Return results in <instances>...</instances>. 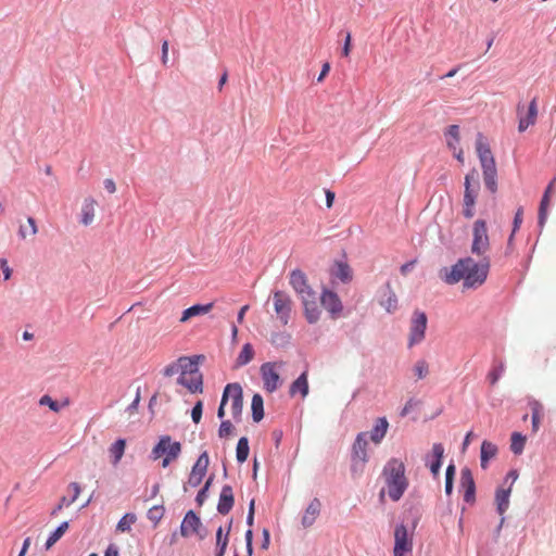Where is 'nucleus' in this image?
Instances as JSON below:
<instances>
[{
    "instance_id": "32",
    "label": "nucleus",
    "mask_w": 556,
    "mask_h": 556,
    "mask_svg": "<svg viewBox=\"0 0 556 556\" xmlns=\"http://www.w3.org/2000/svg\"><path fill=\"white\" fill-rule=\"evenodd\" d=\"M265 416L264 399L260 393H254L251 401V417L253 422L258 424Z\"/></svg>"
},
{
    "instance_id": "1",
    "label": "nucleus",
    "mask_w": 556,
    "mask_h": 556,
    "mask_svg": "<svg viewBox=\"0 0 556 556\" xmlns=\"http://www.w3.org/2000/svg\"><path fill=\"white\" fill-rule=\"evenodd\" d=\"M203 354L192 356H180L179 363L180 375L177 378V384L185 387L191 394L203 392V374L200 371V365L204 362Z\"/></svg>"
},
{
    "instance_id": "37",
    "label": "nucleus",
    "mask_w": 556,
    "mask_h": 556,
    "mask_svg": "<svg viewBox=\"0 0 556 556\" xmlns=\"http://www.w3.org/2000/svg\"><path fill=\"white\" fill-rule=\"evenodd\" d=\"M254 355L255 352L253 345L250 342L244 343L236 358L235 368L248 365L253 359Z\"/></svg>"
},
{
    "instance_id": "21",
    "label": "nucleus",
    "mask_w": 556,
    "mask_h": 556,
    "mask_svg": "<svg viewBox=\"0 0 556 556\" xmlns=\"http://www.w3.org/2000/svg\"><path fill=\"white\" fill-rule=\"evenodd\" d=\"M275 313H291L294 306L289 293L283 290H276L273 293Z\"/></svg>"
},
{
    "instance_id": "10",
    "label": "nucleus",
    "mask_w": 556,
    "mask_h": 556,
    "mask_svg": "<svg viewBox=\"0 0 556 556\" xmlns=\"http://www.w3.org/2000/svg\"><path fill=\"white\" fill-rule=\"evenodd\" d=\"M413 530H408L403 522L394 529L393 556H407L413 551Z\"/></svg>"
},
{
    "instance_id": "62",
    "label": "nucleus",
    "mask_w": 556,
    "mask_h": 556,
    "mask_svg": "<svg viewBox=\"0 0 556 556\" xmlns=\"http://www.w3.org/2000/svg\"><path fill=\"white\" fill-rule=\"evenodd\" d=\"M140 400H141V395H140V388L137 389V392H136V395H135V399L132 400V402L126 407L125 412L126 413H129V414H132L134 412H136L139 407V404H140Z\"/></svg>"
},
{
    "instance_id": "47",
    "label": "nucleus",
    "mask_w": 556,
    "mask_h": 556,
    "mask_svg": "<svg viewBox=\"0 0 556 556\" xmlns=\"http://www.w3.org/2000/svg\"><path fill=\"white\" fill-rule=\"evenodd\" d=\"M137 520V516L135 513H126L117 522L116 531L119 532H129L131 529V525Z\"/></svg>"
},
{
    "instance_id": "27",
    "label": "nucleus",
    "mask_w": 556,
    "mask_h": 556,
    "mask_svg": "<svg viewBox=\"0 0 556 556\" xmlns=\"http://www.w3.org/2000/svg\"><path fill=\"white\" fill-rule=\"evenodd\" d=\"M388 429H389V421H388L387 417H384V416L378 417L375 420V424L369 432L370 440L375 444H379L386 437Z\"/></svg>"
},
{
    "instance_id": "26",
    "label": "nucleus",
    "mask_w": 556,
    "mask_h": 556,
    "mask_svg": "<svg viewBox=\"0 0 556 556\" xmlns=\"http://www.w3.org/2000/svg\"><path fill=\"white\" fill-rule=\"evenodd\" d=\"M498 448L491 441L483 440L480 445V466L483 470L488 469L490 460L497 455Z\"/></svg>"
},
{
    "instance_id": "35",
    "label": "nucleus",
    "mask_w": 556,
    "mask_h": 556,
    "mask_svg": "<svg viewBox=\"0 0 556 556\" xmlns=\"http://www.w3.org/2000/svg\"><path fill=\"white\" fill-rule=\"evenodd\" d=\"M126 444L127 442L124 438H118L111 444L109 452L113 465H117L121 462L125 454Z\"/></svg>"
},
{
    "instance_id": "63",
    "label": "nucleus",
    "mask_w": 556,
    "mask_h": 556,
    "mask_svg": "<svg viewBox=\"0 0 556 556\" xmlns=\"http://www.w3.org/2000/svg\"><path fill=\"white\" fill-rule=\"evenodd\" d=\"M178 371H180L179 363L178 362H173V363H170V364H168L167 366L164 367L163 375L165 377H172L173 375L177 374Z\"/></svg>"
},
{
    "instance_id": "2",
    "label": "nucleus",
    "mask_w": 556,
    "mask_h": 556,
    "mask_svg": "<svg viewBox=\"0 0 556 556\" xmlns=\"http://www.w3.org/2000/svg\"><path fill=\"white\" fill-rule=\"evenodd\" d=\"M381 475L386 480L390 500L399 502L409 485V481L405 476L404 463L396 457H391L383 466Z\"/></svg>"
},
{
    "instance_id": "19",
    "label": "nucleus",
    "mask_w": 556,
    "mask_h": 556,
    "mask_svg": "<svg viewBox=\"0 0 556 556\" xmlns=\"http://www.w3.org/2000/svg\"><path fill=\"white\" fill-rule=\"evenodd\" d=\"M233 506H235V494H233L232 486L230 484H225V485H223L220 493H219V497H218V502H217V506H216L217 513L220 515H224V516L228 515L231 511V509L233 508Z\"/></svg>"
},
{
    "instance_id": "40",
    "label": "nucleus",
    "mask_w": 556,
    "mask_h": 556,
    "mask_svg": "<svg viewBox=\"0 0 556 556\" xmlns=\"http://www.w3.org/2000/svg\"><path fill=\"white\" fill-rule=\"evenodd\" d=\"M214 479H215V475L211 473L204 481L203 485L198 491L194 501L199 507H201L204 504V502L207 500V497L210 495V490L214 483Z\"/></svg>"
},
{
    "instance_id": "30",
    "label": "nucleus",
    "mask_w": 556,
    "mask_h": 556,
    "mask_svg": "<svg viewBox=\"0 0 556 556\" xmlns=\"http://www.w3.org/2000/svg\"><path fill=\"white\" fill-rule=\"evenodd\" d=\"M404 511L405 519L410 525L413 531L417 528L421 518V508L419 503H407Z\"/></svg>"
},
{
    "instance_id": "42",
    "label": "nucleus",
    "mask_w": 556,
    "mask_h": 556,
    "mask_svg": "<svg viewBox=\"0 0 556 556\" xmlns=\"http://www.w3.org/2000/svg\"><path fill=\"white\" fill-rule=\"evenodd\" d=\"M243 389L239 382H231L227 383L224 388L222 399L219 402V406H226L229 399H231V402L236 397L235 395L241 392Z\"/></svg>"
},
{
    "instance_id": "7",
    "label": "nucleus",
    "mask_w": 556,
    "mask_h": 556,
    "mask_svg": "<svg viewBox=\"0 0 556 556\" xmlns=\"http://www.w3.org/2000/svg\"><path fill=\"white\" fill-rule=\"evenodd\" d=\"M326 311V313H343L344 306L340 295L336 290V285L320 286V292L317 293V304Z\"/></svg>"
},
{
    "instance_id": "56",
    "label": "nucleus",
    "mask_w": 556,
    "mask_h": 556,
    "mask_svg": "<svg viewBox=\"0 0 556 556\" xmlns=\"http://www.w3.org/2000/svg\"><path fill=\"white\" fill-rule=\"evenodd\" d=\"M211 303L214 305L213 309H215L216 313H230L231 307L236 305L225 300H215L211 301Z\"/></svg>"
},
{
    "instance_id": "28",
    "label": "nucleus",
    "mask_w": 556,
    "mask_h": 556,
    "mask_svg": "<svg viewBox=\"0 0 556 556\" xmlns=\"http://www.w3.org/2000/svg\"><path fill=\"white\" fill-rule=\"evenodd\" d=\"M444 458V446L442 443H434L431 453L425 457V466L442 467Z\"/></svg>"
},
{
    "instance_id": "44",
    "label": "nucleus",
    "mask_w": 556,
    "mask_h": 556,
    "mask_svg": "<svg viewBox=\"0 0 556 556\" xmlns=\"http://www.w3.org/2000/svg\"><path fill=\"white\" fill-rule=\"evenodd\" d=\"M231 403V415L235 422L239 424L242 420V410H243V390L235 395Z\"/></svg>"
},
{
    "instance_id": "15",
    "label": "nucleus",
    "mask_w": 556,
    "mask_h": 556,
    "mask_svg": "<svg viewBox=\"0 0 556 556\" xmlns=\"http://www.w3.org/2000/svg\"><path fill=\"white\" fill-rule=\"evenodd\" d=\"M556 188V177H554L545 187L538 210V228L539 236L542 233L543 228L547 222L548 211L551 205V195Z\"/></svg>"
},
{
    "instance_id": "33",
    "label": "nucleus",
    "mask_w": 556,
    "mask_h": 556,
    "mask_svg": "<svg viewBox=\"0 0 556 556\" xmlns=\"http://www.w3.org/2000/svg\"><path fill=\"white\" fill-rule=\"evenodd\" d=\"M379 304L387 311V313L397 308V298L396 294L391 290L389 282L387 283L386 289L382 291Z\"/></svg>"
},
{
    "instance_id": "36",
    "label": "nucleus",
    "mask_w": 556,
    "mask_h": 556,
    "mask_svg": "<svg viewBox=\"0 0 556 556\" xmlns=\"http://www.w3.org/2000/svg\"><path fill=\"white\" fill-rule=\"evenodd\" d=\"M70 521H62L54 530H52L45 543V548L50 549L68 530Z\"/></svg>"
},
{
    "instance_id": "55",
    "label": "nucleus",
    "mask_w": 556,
    "mask_h": 556,
    "mask_svg": "<svg viewBox=\"0 0 556 556\" xmlns=\"http://www.w3.org/2000/svg\"><path fill=\"white\" fill-rule=\"evenodd\" d=\"M414 372L418 379H424L429 372V365L425 359H419L414 366Z\"/></svg>"
},
{
    "instance_id": "43",
    "label": "nucleus",
    "mask_w": 556,
    "mask_h": 556,
    "mask_svg": "<svg viewBox=\"0 0 556 556\" xmlns=\"http://www.w3.org/2000/svg\"><path fill=\"white\" fill-rule=\"evenodd\" d=\"M527 442V437L521 432L514 431L510 434V451L515 455H521Z\"/></svg>"
},
{
    "instance_id": "59",
    "label": "nucleus",
    "mask_w": 556,
    "mask_h": 556,
    "mask_svg": "<svg viewBox=\"0 0 556 556\" xmlns=\"http://www.w3.org/2000/svg\"><path fill=\"white\" fill-rule=\"evenodd\" d=\"M254 517H255V498H251L249 502L248 514H247V519H245V523L249 528L253 527Z\"/></svg>"
},
{
    "instance_id": "45",
    "label": "nucleus",
    "mask_w": 556,
    "mask_h": 556,
    "mask_svg": "<svg viewBox=\"0 0 556 556\" xmlns=\"http://www.w3.org/2000/svg\"><path fill=\"white\" fill-rule=\"evenodd\" d=\"M68 404V400L66 399L63 403H60L56 400H53L49 394H45L39 400V405L48 406L52 412L59 413L62 407Z\"/></svg>"
},
{
    "instance_id": "11",
    "label": "nucleus",
    "mask_w": 556,
    "mask_h": 556,
    "mask_svg": "<svg viewBox=\"0 0 556 556\" xmlns=\"http://www.w3.org/2000/svg\"><path fill=\"white\" fill-rule=\"evenodd\" d=\"M341 260H334L329 268V282L336 285L337 281L346 285L353 280V269L346 261V252L344 249L341 250Z\"/></svg>"
},
{
    "instance_id": "13",
    "label": "nucleus",
    "mask_w": 556,
    "mask_h": 556,
    "mask_svg": "<svg viewBox=\"0 0 556 556\" xmlns=\"http://www.w3.org/2000/svg\"><path fill=\"white\" fill-rule=\"evenodd\" d=\"M459 491L463 492V500L468 505H473L477 501V485L472 471L469 467L460 470Z\"/></svg>"
},
{
    "instance_id": "57",
    "label": "nucleus",
    "mask_w": 556,
    "mask_h": 556,
    "mask_svg": "<svg viewBox=\"0 0 556 556\" xmlns=\"http://www.w3.org/2000/svg\"><path fill=\"white\" fill-rule=\"evenodd\" d=\"M191 419L194 424H199L203 414V401L198 400L191 408Z\"/></svg>"
},
{
    "instance_id": "6",
    "label": "nucleus",
    "mask_w": 556,
    "mask_h": 556,
    "mask_svg": "<svg viewBox=\"0 0 556 556\" xmlns=\"http://www.w3.org/2000/svg\"><path fill=\"white\" fill-rule=\"evenodd\" d=\"M467 261L463 287L465 289H477L486 281L490 271V258L483 257L476 262L471 256H467Z\"/></svg>"
},
{
    "instance_id": "53",
    "label": "nucleus",
    "mask_w": 556,
    "mask_h": 556,
    "mask_svg": "<svg viewBox=\"0 0 556 556\" xmlns=\"http://www.w3.org/2000/svg\"><path fill=\"white\" fill-rule=\"evenodd\" d=\"M522 222H523V207L519 206L516 210L515 215L513 217V222H511L513 236H516V233L519 231V229L522 225Z\"/></svg>"
},
{
    "instance_id": "20",
    "label": "nucleus",
    "mask_w": 556,
    "mask_h": 556,
    "mask_svg": "<svg viewBox=\"0 0 556 556\" xmlns=\"http://www.w3.org/2000/svg\"><path fill=\"white\" fill-rule=\"evenodd\" d=\"M481 169L485 189L492 194L496 193L498 189L496 162L486 165L483 164L481 165Z\"/></svg>"
},
{
    "instance_id": "29",
    "label": "nucleus",
    "mask_w": 556,
    "mask_h": 556,
    "mask_svg": "<svg viewBox=\"0 0 556 556\" xmlns=\"http://www.w3.org/2000/svg\"><path fill=\"white\" fill-rule=\"evenodd\" d=\"M478 194L477 191H464L462 214L466 219H470L475 216Z\"/></svg>"
},
{
    "instance_id": "25",
    "label": "nucleus",
    "mask_w": 556,
    "mask_h": 556,
    "mask_svg": "<svg viewBox=\"0 0 556 556\" xmlns=\"http://www.w3.org/2000/svg\"><path fill=\"white\" fill-rule=\"evenodd\" d=\"M321 509V503L317 497H314L305 509L302 517V526L308 528L314 525L316 518L319 516Z\"/></svg>"
},
{
    "instance_id": "24",
    "label": "nucleus",
    "mask_w": 556,
    "mask_h": 556,
    "mask_svg": "<svg viewBox=\"0 0 556 556\" xmlns=\"http://www.w3.org/2000/svg\"><path fill=\"white\" fill-rule=\"evenodd\" d=\"M307 370H304L300 374V376L292 381L289 388L290 396H294L295 394H300L303 399L308 395L309 384L307 379Z\"/></svg>"
},
{
    "instance_id": "54",
    "label": "nucleus",
    "mask_w": 556,
    "mask_h": 556,
    "mask_svg": "<svg viewBox=\"0 0 556 556\" xmlns=\"http://www.w3.org/2000/svg\"><path fill=\"white\" fill-rule=\"evenodd\" d=\"M235 427L229 419L222 420L218 428V437L220 439L228 438L233 433Z\"/></svg>"
},
{
    "instance_id": "51",
    "label": "nucleus",
    "mask_w": 556,
    "mask_h": 556,
    "mask_svg": "<svg viewBox=\"0 0 556 556\" xmlns=\"http://www.w3.org/2000/svg\"><path fill=\"white\" fill-rule=\"evenodd\" d=\"M505 370V364L501 361L497 366H494L488 374V380L491 386L497 383Z\"/></svg>"
},
{
    "instance_id": "46",
    "label": "nucleus",
    "mask_w": 556,
    "mask_h": 556,
    "mask_svg": "<svg viewBox=\"0 0 556 556\" xmlns=\"http://www.w3.org/2000/svg\"><path fill=\"white\" fill-rule=\"evenodd\" d=\"M291 340V336L286 331H273L270 342L276 348H286Z\"/></svg>"
},
{
    "instance_id": "64",
    "label": "nucleus",
    "mask_w": 556,
    "mask_h": 556,
    "mask_svg": "<svg viewBox=\"0 0 556 556\" xmlns=\"http://www.w3.org/2000/svg\"><path fill=\"white\" fill-rule=\"evenodd\" d=\"M418 404H419V401H417V400H415V399H413V397H412V399H409V400L405 403V405H404V407L402 408V410H401L400 415H401L402 417H404V416L408 415V414H409V412H410L415 406H417Z\"/></svg>"
},
{
    "instance_id": "16",
    "label": "nucleus",
    "mask_w": 556,
    "mask_h": 556,
    "mask_svg": "<svg viewBox=\"0 0 556 556\" xmlns=\"http://www.w3.org/2000/svg\"><path fill=\"white\" fill-rule=\"evenodd\" d=\"M428 315H414L410 324L408 345L413 346L420 343L425 339Z\"/></svg>"
},
{
    "instance_id": "49",
    "label": "nucleus",
    "mask_w": 556,
    "mask_h": 556,
    "mask_svg": "<svg viewBox=\"0 0 556 556\" xmlns=\"http://www.w3.org/2000/svg\"><path fill=\"white\" fill-rule=\"evenodd\" d=\"M216 547H224L227 548L229 544V528H224L223 526H219L216 530Z\"/></svg>"
},
{
    "instance_id": "9",
    "label": "nucleus",
    "mask_w": 556,
    "mask_h": 556,
    "mask_svg": "<svg viewBox=\"0 0 556 556\" xmlns=\"http://www.w3.org/2000/svg\"><path fill=\"white\" fill-rule=\"evenodd\" d=\"M210 466V456L207 451H203L194 462V464L191 467V471L189 473L187 482L182 483V490L185 493L188 492V488H197L199 486L204 477L207 473V468Z\"/></svg>"
},
{
    "instance_id": "8",
    "label": "nucleus",
    "mask_w": 556,
    "mask_h": 556,
    "mask_svg": "<svg viewBox=\"0 0 556 556\" xmlns=\"http://www.w3.org/2000/svg\"><path fill=\"white\" fill-rule=\"evenodd\" d=\"M490 248V239L488 235V223L485 219L479 218L472 226V241L470 251L475 255H483Z\"/></svg>"
},
{
    "instance_id": "50",
    "label": "nucleus",
    "mask_w": 556,
    "mask_h": 556,
    "mask_svg": "<svg viewBox=\"0 0 556 556\" xmlns=\"http://www.w3.org/2000/svg\"><path fill=\"white\" fill-rule=\"evenodd\" d=\"M214 305L211 302L206 303H194L189 307L182 308L179 313H211Z\"/></svg>"
},
{
    "instance_id": "60",
    "label": "nucleus",
    "mask_w": 556,
    "mask_h": 556,
    "mask_svg": "<svg viewBox=\"0 0 556 556\" xmlns=\"http://www.w3.org/2000/svg\"><path fill=\"white\" fill-rule=\"evenodd\" d=\"M72 504H73V502H72L68 497H66V496H62V497L60 498V502L58 503V505H55V506L53 507V509L51 510V516H52V517L56 516V515L62 510V508H63L64 506H70V505H72Z\"/></svg>"
},
{
    "instance_id": "61",
    "label": "nucleus",
    "mask_w": 556,
    "mask_h": 556,
    "mask_svg": "<svg viewBox=\"0 0 556 556\" xmlns=\"http://www.w3.org/2000/svg\"><path fill=\"white\" fill-rule=\"evenodd\" d=\"M0 268L3 274V280H9L12 277L13 269L9 266L7 258H0Z\"/></svg>"
},
{
    "instance_id": "4",
    "label": "nucleus",
    "mask_w": 556,
    "mask_h": 556,
    "mask_svg": "<svg viewBox=\"0 0 556 556\" xmlns=\"http://www.w3.org/2000/svg\"><path fill=\"white\" fill-rule=\"evenodd\" d=\"M181 443L173 440L169 434H162L159 437L156 443L152 447L149 457L153 460L162 459V467H168L181 454Z\"/></svg>"
},
{
    "instance_id": "18",
    "label": "nucleus",
    "mask_w": 556,
    "mask_h": 556,
    "mask_svg": "<svg viewBox=\"0 0 556 556\" xmlns=\"http://www.w3.org/2000/svg\"><path fill=\"white\" fill-rule=\"evenodd\" d=\"M201 526V517L193 509H189L186 511L180 526H179V534L182 538H189L193 534V531Z\"/></svg>"
},
{
    "instance_id": "22",
    "label": "nucleus",
    "mask_w": 556,
    "mask_h": 556,
    "mask_svg": "<svg viewBox=\"0 0 556 556\" xmlns=\"http://www.w3.org/2000/svg\"><path fill=\"white\" fill-rule=\"evenodd\" d=\"M538 117V99L533 98L527 108V112L525 115L519 116L518 121V131L523 132L530 126L534 125Z\"/></svg>"
},
{
    "instance_id": "58",
    "label": "nucleus",
    "mask_w": 556,
    "mask_h": 556,
    "mask_svg": "<svg viewBox=\"0 0 556 556\" xmlns=\"http://www.w3.org/2000/svg\"><path fill=\"white\" fill-rule=\"evenodd\" d=\"M253 529L249 528L244 533V540H245V549H247V556H253L254 547H253Z\"/></svg>"
},
{
    "instance_id": "23",
    "label": "nucleus",
    "mask_w": 556,
    "mask_h": 556,
    "mask_svg": "<svg viewBox=\"0 0 556 556\" xmlns=\"http://www.w3.org/2000/svg\"><path fill=\"white\" fill-rule=\"evenodd\" d=\"M511 494V484L507 488L498 486L495 490V510L500 516L505 515L509 507V498Z\"/></svg>"
},
{
    "instance_id": "41",
    "label": "nucleus",
    "mask_w": 556,
    "mask_h": 556,
    "mask_svg": "<svg viewBox=\"0 0 556 556\" xmlns=\"http://www.w3.org/2000/svg\"><path fill=\"white\" fill-rule=\"evenodd\" d=\"M250 454V444L248 437L239 438L236 446V458L238 464H243L247 462Z\"/></svg>"
},
{
    "instance_id": "34",
    "label": "nucleus",
    "mask_w": 556,
    "mask_h": 556,
    "mask_svg": "<svg viewBox=\"0 0 556 556\" xmlns=\"http://www.w3.org/2000/svg\"><path fill=\"white\" fill-rule=\"evenodd\" d=\"M444 137L446 140V147L450 150L455 151V148H457L460 142L459 125L451 124L445 127Z\"/></svg>"
},
{
    "instance_id": "3",
    "label": "nucleus",
    "mask_w": 556,
    "mask_h": 556,
    "mask_svg": "<svg viewBox=\"0 0 556 556\" xmlns=\"http://www.w3.org/2000/svg\"><path fill=\"white\" fill-rule=\"evenodd\" d=\"M288 279L302 304V313H321L317 305V291L309 285L307 275L296 267L290 270Z\"/></svg>"
},
{
    "instance_id": "31",
    "label": "nucleus",
    "mask_w": 556,
    "mask_h": 556,
    "mask_svg": "<svg viewBox=\"0 0 556 556\" xmlns=\"http://www.w3.org/2000/svg\"><path fill=\"white\" fill-rule=\"evenodd\" d=\"M94 204L96 200L92 197H88L84 200L79 218V223L84 226H89L92 223L94 217Z\"/></svg>"
},
{
    "instance_id": "12",
    "label": "nucleus",
    "mask_w": 556,
    "mask_h": 556,
    "mask_svg": "<svg viewBox=\"0 0 556 556\" xmlns=\"http://www.w3.org/2000/svg\"><path fill=\"white\" fill-rule=\"evenodd\" d=\"M467 256L460 257L451 266H443L438 271V277L446 285L453 286L464 281L465 270L467 269Z\"/></svg>"
},
{
    "instance_id": "52",
    "label": "nucleus",
    "mask_w": 556,
    "mask_h": 556,
    "mask_svg": "<svg viewBox=\"0 0 556 556\" xmlns=\"http://www.w3.org/2000/svg\"><path fill=\"white\" fill-rule=\"evenodd\" d=\"M344 34V40L341 48V56L348 58L351 54L352 48H353V39H352V33L346 30H341L340 35Z\"/></svg>"
},
{
    "instance_id": "14",
    "label": "nucleus",
    "mask_w": 556,
    "mask_h": 556,
    "mask_svg": "<svg viewBox=\"0 0 556 556\" xmlns=\"http://www.w3.org/2000/svg\"><path fill=\"white\" fill-rule=\"evenodd\" d=\"M276 362H266L262 364L260 368L264 389L268 393L275 392L282 384L280 375L276 370Z\"/></svg>"
},
{
    "instance_id": "39",
    "label": "nucleus",
    "mask_w": 556,
    "mask_h": 556,
    "mask_svg": "<svg viewBox=\"0 0 556 556\" xmlns=\"http://www.w3.org/2000/svg\"><path fill=\"white\" fill-rule=\"evenodd\" d=\"M529 406L531 408V429L533 432H536L540 428L543 406L538 400L534 399L529 401Z\"/></svg>"
},
{
    "instance_id": "48",
    "label": "nucleus",
    "mask_w": 556,
    "mask_h": 556,
    "mask_svg": "<svg viewBox=\"0 0 556 556\" xmlns=\"http://www.w3.org/2000/svg\"><path fill=\"white\" fill-rule=\"evenodd\" d=\"M165 514V507L163 504L154 505L147 513V518L153 522V527L155 528Z\"/></svg>"
},
{
    "instance_id": "38",
    "label": "nucleus",
    "mask_w": 556,
    "mask_h": 556,
    "mask_svg": "<svg viewBox=\"0 0 556 556\" xmlns=\"http://www.w3.org/2000/svg\"><path fill=\"white\" fill-rule=\"evenodd\" d=\"M464 191H480V180L479 173L476 167H472L466 175L464 179Z\"/></svg>"
},
{
    "instance_id": "17",
    "label": "nucleus",
    "mask_w": 556,
    "mask_h": 556,
    "mask_svg": "<svg viewBox=\"0 0 556 556\" xmlns=\"http://www.w3.org/2000/svg\"><path fill=\"white\" fill-rule=\"evenodd\" d=\"M475 148L480 162V166L483 164L486 165L492 164V162H496L491 151L489 140L481 131H478L476 135Z\"/></svg>"
},
{
    "instance_id": "5",
    "label": "nucleus",
    "mask_w": 556,
    "mask_h": 556,
    "mask_svg": "<svg viewBox=\"0 0 556 556\" xmlns=\"http://www.w3.org/2000/svg\"><path fill=\"white\" fill-rule=\"evenodd\" d=\"M367 446V432L357 433L351 448L350 472L353 479H357L364 473L365 466L369 459Z\"/></svg>"
}]
</instances>
